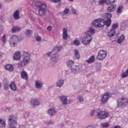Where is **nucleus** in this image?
<instances>
[{"label":"nucleus","instance_id":"obj_1","mask_svg":"<svg viewBox=\"0 0 128 128\" xmlns=\"http://www.w3.org/2000/svg\"><path fill=\"white\" fill-rule=\"evenodd\" d=\"M35 6L38 8V14L40 16H43L46 14L48 10L46 9V4H42L40 2H36L34 3Z\"/></svg>","mask_w":128,"mask_h":128},{"label":"nucleus","instance_id":"obj_2","mask_svg":"<svg viewBox=\"0 0 128 128\" xmlns=\"http://www.w3.org/2000/svg\"><path fill=\"white\" fill-rule=\"evenodd\" d=\"M104 20L102 18H98L92 22V26L96 28H102L104 26Z\"/></svg>","mask_w":128,"mask_h":128},{"label":"nucleus","instance_id":"obj_3","mask_svg":"<svg viewBox=\"0 0 128 128\" xmlns=\"http://www.w3.org/2000/svg\"><path fill=\"white\" fill-rule=\"evenodd\" d=\"M108 56V52L104 50H100L98 52L96 56V59L98 60H104Z\"/></svg>","mask_w":128,"mask_h":128},{"label":"nucleus","instance_id":"obj_4","mask_svg":"<svg viewBox=\"0 0 128 128\" xmlns=\"http://www.w3.org/2000/svg\"><path fill=\"white\" fill-rule=\"evenodd\" d=\"M18 44V38L16 35L12 36L10 40V46L14 48Z\"/></svg>","mask_w":128,"mask_h":128},{"label":"nucleus","instance_id":"obj_5","mask_svg":"<svg viewBox=\"0 0 128 128\" xmlns=\"http://www.w3.org/2000/svg\"><path fill=\"white\" fill-rule=\"evenodd\" d=\"M118 106H128V98L126 97L122 96L120 99L118 100Z\"/></svg>","mask_w":128,"mask_h":128},{"label":"nucleus","instance_id":"obj_6","mask_svg":"<svg viewBox=\"0 0 128 128\" xmlns=\"http://www.w3.org/2000/svg\"><path fill=\"white\" fill-rule=\"evenodd\" d=\"M98 115L97 116H98L100 120H104V118H106L108 116V113L100 109L98 111Z\"/></svg>","mask_w":128,"mask_h":128},{"label":"nucleus","instance_id":"obj_7","mask_svg":"<svg viewBox=\"0 0 128 128\" xmlns=\"http://www.w3.org/2000/svg\"><path fill=\"white\" fill-rule=\"evenodd\" d=\"M8 124L10 126H16V117L14 115L9 116Z\"/></svg>","mask_w":128,"mask_h":128},{"label":"nucleus","instance_id":"obj_8","mask_svg":"<svg viewBox=\"0 0 128 128\" xmlns=\"http://www.w3.org/2000/svg\"><path fill=\"white\" fill-rule=\"evenodd\" d=\"M118 24H114L112 26V29L110 30V31L108 32V36H109V38H112V36H116V28H118Z\"/></svg>","mask_w":128,"mask_h":128},{"label":"nucleus","instance_id":"obj_9","mask_svg":"<svg viewBox=\"0 0 128 128\" xmlns=\"http://www.w3.org/2000/svg\"><path fill=\"white\" fill-rule=\"evenodd\" d=\"M58 60V54H54L50 57V62L52 66H54Z\"/></svg>","mask_w":128,"mask_h":128},{"label":"nucleus","instance_id":"obj_10","mask_svg":"<svg viewBox=\"0 0 128 128\" xmlns=\"http://www.w3.org/2000/svg\"><path fill=\"white\" fill-rule=\"evenodd\" d=\"M28 64H30V62L28 61L22 59V60L18 62V64H17V66L18 68H24V66H28Z\"/></svg>","mask_w":128,"mask_h":128},{"label":"nucleus","instance_id":"obj_11","mask_svg":"<svg viewBox=\"0 0 128 128\" xmlns=\"http://www.w3.org/2000/svg\"><path fill=\"white\" fill-rule=\"evenodd\" d=\"M70 70L73 74H78V72H80L82 67L78 66H74L70 68Z\"/></svg>","mask_w":128,"mask_h":128},{"label":"nucleus","instance_id":"obj_12","mask_svg":"<svg viewBox=\"0 0 128 128\" xmlns=\"http://www.w3.org/2000/svg\"><path fill=\"white\" fill-rule=\"evenodd\" d=\"M91 40H92V36H90L87 34H86V36L82 39V43L84 44H90V42Z\"/></svg>","mask_w":128,"mask_h":128},{"label":"nucleus","instance_id":"obj_13","mask_svg":"<svg viewBox=\"0 0 128 128\" xmlns=\"http://www.w3.org/2000/svg\"><path fill=\"white\" fill-rule=\"evenodd\" d=\"M110 98V92H107L104 94L102 98V102L103 104H106L108 102V100Z\"/></svg>","mask_w":128,"mask_h":128},{"label":"nucleus","instance_id":"obj_14","mask_svg":"<svg viewBox=\"0 0 128 128\" xmlns=\"http://www.w3.org/2000/svg\"><path fill=\"white\" fill-rule=\"evenodd\" d=\"M22 59L24 60H27V62H30V55L28 52H24L22 54Z\"/></svg>","mask_w":128,"mask_h":128},{"label":"nucleus","instance_id":"obj_15","mask_svg":"<svg viewBox=\"0 0 128 128\" xmlns=\"http://www.w3.org/2000/svg\"><path fill=\"white\" fill-rule=\"evenodd\" d=\"M96 33V30L92 27H90L88 28V30L85 32L86 34L88 36H92V34H94Z\"/></svg>","mask_w":128,"mask_h":128},{"label":"nucleus","instance_id":"obj_16","mask_svg":"<svg viewBox=\"0 0 128 128\" xmlns=\"http://www.w3.org/2000/svg\"><path fill=\"white\" fill-rule=\"evenodd\" d=\"M22 58V54L20 51L16 52L13 56L14 60H20Z\"/></svg>","mask_w":128,"mask_h":128},{"label":"nucleus","instance_id":"obj_17","mask_svg":"<svg viewBox=\"0 0 128 128\" xmlns=\"http://www.w3.org/2000/svg\"><path fill=\"white\" fill-rule=\"evenodd\" d=\"M62 38L64 40H68V29L66 28H64L62 30Z\"/></svg>","mask_w":128,"mask_h":128},{"label":"nucleus","instance_id":"obj_18","mask_svg":"<svg viewBox=\"0 0 128 128\" xmlns=\"http://www.w3.org/2000/svg\"><path fill=\"white\" fill-rule=\"evenodd\" d=\"M30 104L34 106L40 105V100L38 98H32L30 100Z\"/></svg>","mask_w":128,"mask_h":128},{"label":"nucleus","instance_id":"obj_19","mask_svg":"<svg viewBox=\"0 0 128 128\" xmlns=\"http://www.w3.org/2000/svg\"><path fill=\"white\" fill-rule=\"evenodd\" d=\"M20 76L22 78V80H28V74L26 71H22L20 72Z\"/></svg>","mask_w":128,"mask_h":128},{"label":"nucleus","instance_id":"obj_20","mask_svg":"<svg viewBox=\"0 0 128 128\" xmlns=\"http://www.w3.org/2000/svg\"><path fill=\"white\" fill-rule=\"evenodd\" d=\"M60 98L62 104L64 106L68 104V97L66 96H61Z\"/></svg>","mask_w":128,"mask_h":128},{"label":"nucleus","instance_id":"obj_21","mask_svg":"<svg viewBox=\"0 0 128 128\" xmlns=\"http://www.w3.org/2000/svg\"><path fill=\"white\" fill-rule=\"evenodd\" d=\"M35 86L36 88H42L43 86L42 82L40 80L35 81Z\"/></svg>","mask_w":128,"mask_h":128},{"label":"nucleus","instance_id":"obj_22","mask_svg":"<svg viewBox=\"0 0 128 128\" xmlns=\"http://www.w3.org/2000/svg\"><path fill=\"white\" fill-rule=\"evenodd\" d=\"M75 58L76 60H80V51L78 49H74L73 50Z\"/></svg>","mask_w":128,"mask_h":128},{"label":"nucleus","instance_id":"obj_23","mask_svg":"<svg viewBox=\"0 0 128 128\" xmlns=\"http://www.w3.org/2000/svg\"><path fill=\"white\" fill-rule=\"evenodd\" d=\"M48 114L50 116H54L56 114V110L54 108H50L48 110Z\"/></svg>","mask_w":128,"mask_h":128},{"label":"nucleus","instance_id":"obj_24","mask_svg":"<svg viewBox=\"0 0 128 128\" xmlns=\"http://www.w3.org/2000/svg\"><path fill=\"white\" fill-rule=\"evenodd\" d=\"M109 6H110L108 8V12H112L116 10V4H109Z\"/></svg>","mask_w":128,"mask_h":128},{"label":"nucleus","instance_id":"obj_25","mask_svg":"<svg viewBox=\"0 0 128 128\" xmlns=\"http://www.w3.org/2000/svg\"><path fill=\"white\" fill-rule=\"evenodd\" d=\"M5 70L8 72H12L14 70V66L10 64H7L5 66Z\"/></svg>","mask_w":128,"mask_h":128},{"label":"nucleus","instance_id":"obj_26","mask_svg":"<svg viewBox=\"0 0 128 128\" xmlns=\"http://www.w3.org/2000/svg\"><path fill=\"white\" fill-rule=\"evenodd\" d=\"M94 60H96L94 56H92L88 59L86 60L85 62L88 64H92L93 62H94Z\"/></svg>","mask_w":128,"mask_h":128},{"label":"nucleus","instance_id":"obj_27","mask_svg":"<svg viewBox=\"0 0 128 128\" xmlns=\"http://www.w3.org/2000/svg\"><path fill=\"white\" fill-rule=\"evenodd\" d=\"M64 84V80H60L56 82V86L58 88H62Z\"/></svg>","mask_w":128,"mask_h":128},{"label":"nucleus","instance_id":"obj_28","mask_svg":"<svg viewBox=\"0 0 128 128\" xmlns=\"http://www.w3.org/2000/svg\"><path fill=\"white\" fill-rule=\"evenodd\" d=\"M10 88L12 90L13 92H16V85L14 82H12L10 85Z\"/></svg>","mask_w":128,"mask_h":128},{"label":"nucleus","instance_id":"obj_29","mask_svg":"<svg viewBox=\"0 0 128 128\" xmlns=\"http://www.w3.org/2000/svg\"><path fill=\"white\" fill-rule=\"evenodd\" d=\"M13 16L15 20H18L20 18V11L16 10Z\"/></svg>","mask_w":128,"mask_h":128},{"label":"nucleus","instance_id":"obj_30","mask_svg":"<svg viewBox=\"0 0 128 128\" xmlns=\"http://www.w3.org/2000/svg\"><path fill=\"white\" fill-rule=\"evenodd\" d=\"M124 38H125L124 36L122 35L119 37V38L117 40V42L118 44H122V42L124 40Z\"/></svg>","mask_w":128,"mask_h":128},{"label":"nucleus","instance_id":"obj_31","mask_svg":"<svg viewBox=\"0 0 128 128\" xmlns=\"http://www.w3.org/2000/svg\"><path fill=\"white\" fill-rule=\"evenodd\" d=\"M22 28L19 26H14L12 28V32H20Z\"/></svg>","mask_w":128,"mask_h":128},{"label":"nucleus","instance_id":"obj_32","mask_svg":"<svg viewBox=\"0 0 128 128\" xmlns=\"http://www.w3.org/2000/svg\"><path fill=\"white\" fill-rule=\"evenodd\" d=\"M74 61L70 60L66 62V64L68 66V68H70L73 66L74 65Z\"/></svg>","mask_w":128,"mask_h":128},{"label":"nucleus","instance_id":"obj_33","mask_svg":"<svg viewBox=\"0 0 128 128\" xmlns=\"http://www.w3.org/2000/svg\"><path fill=\"white\" fill-rule=\"evenodd\" d=\"M112 24V20L110 19H108L106 20H104V26H110Z\"/></svg>","mask_w":128,"mask_h":128},{"label":"nucleus","instance_id":"obj_34","mask_svg":"<svg viewBox=\"0 0 128 128\" xmlns=\"http://www.w3.org/2000/svg\"><path fill=\"white\" fill-rule=\"evenodd\" d=\"M110 18H112V14L110 13H106L104 16V18L105 20H110Z\"/></svg>","mask_w":128,"mask_h":128},{"label":"nucleus","instance_id":"obj_35","mask_svg":"<svg viewBox=\"0 0 128 128\" xmlns=\"http://www.w3.org/2000/svg\"><path fill=\"white\" fill-rule=\"evenodd\" d=\"M100 110V109H96V110H92L91 111V114L92 116H98V111Z\"/></svg>","mask_w":128,"mask_h":128},{"label":"nucleus","instance_id":"obj_36","mask_svg":"<svg viewBox=\"0 0 128 128\" xmlns=\"http://www.w3.org/2000/svg\"><path fill=\"white\" fill-rule=\"evenodd\" d=\"M6 127V122L4 120L0 119V128H5Z\"/></svg>","mask_w":128,"mask_h":128},{"label":"nucleus","instance_id":"obj_37","mask_svg":"<svg viewBox=\"0 0 128 128\" xmlns=\"http://www.w3.org/2000/svg\"><path fill=\"white\" fill-rule=\"evenodd\" d=\"M106 4L107 5L116 4H114V0H106Z\"/></svg>","mask_w":128,"mask_h":128},{"label":"nucleus","instance_id":"obj_38","mask_svg":"<svg viewBox=\"0 0 128 128\" xmlns=\"http://www.w3.org/2000/svg\"><path fill=\"white\" fill-rule=\"evenodd\" d=\"M121 76L123 78H126V76H128V68L126 70V71L125 72H124L122 74Z\"/></svg>","mask_w":128,"mask_h":128},{"label":"nucleus","instance_id":"obj_39","mask_svg":"<svg viewBox=\"0 0 128 128\" xmlns=\"http://www.w3.org/2000/svg\"><path fill=\"white\" fill-rule=\"evenodd\" d=\"M124 8V7L122 6H120L116 10L117 14H120L122 12V9Z\"/></svg>","mask_w":128,"mask_h":128},{"label":"nucleus","instance_id":"obj_40","mask_svg":"<svg viewBox=\"0 0 128 128\" xmlns=\"http://www.w3.org/2000/svg\"><path fill=\"white\" fill-rule=\"evenodd\" d=\"M2 42L3 44H6V34H4L1 38Z\"/></svg>","mask_w":128,"mask_h":128},{"label":"nucleus","instance_id":"obj_41","mask_svg":"<svg viewBox=\"0 0 128 128\" xmlns=\"http://www.w3.org/2000/svg\"><path fill=\"white\" fill-rule=\"evenodd\" d=\"M126 24L124 22L122 23L120 25V28L122 30H126Z\"/></svg>","mask_w":128,"mask_h":128},{"label":"nucleus","instance_id":"obj_42","mask_svg":"<svg viewBox=\"0 0 128 128\" xmlns=\"http://www.w3.org/2000/svg\"><path fill=\"white\" fill-rule=\"evenodd\" d=\"M32 30H27L25 34L26 36H32Z\"/></svg>","mask_w":128,"mask_h":128},{"label":"nucleus","instance_id":"obj_43","mask_svg":"<svg viewBox=\"0 0 128 128\" xmlns=\"http://www.w3.org/2000/svg\"><path fill=\"white\" fill-rule=\"evenodd\" d=\"M100 68H102V64L98 63L96 65V68L98 72L100 70Z\"/></svg>","mask_w":128,"mask_h":128},{"label":"nucleus","instance_id":"obj_44","mask_svg":"<svg viewBox=\"0 0 128 128\" xmlns=\"http://www.w3.org/2000/svg\"><path fill=\"white\" fill-rule=\"evenodd\" d=\"M100 125L102 128H108L110 126L108 123H102Z\"/></svg>","mask_w":128,"mask_h":128},{"label":"nucleus","instance_id":"obj_45","mask_svg":"<svg viewBox=\"0 0 128 128\" xmlns=\"http://www.w3.org/2000/svg\"><path fill=\"white\" fill-rule=\"evenodd\" d=\"M77 100H78L80 102H82L84 100V97H82V96H78L77 97Z\"/></svg>","mask_w":128,"mask_h":128},{"label":"nucleus","instance_id":"obj_46","mask_svg":"<svg viewBox=\"0 0 128 128\" xmlns=\"http://www.w3.org/2000/svg\"><path fill=\"white\" fill-rule=\"evenodd\" d=\"M4 90H8L10 88V85L8 84V82L4 84Z\"/></svg>","mask_w":128,"mask_h":128},{"label":"nucleus","instance_id":"obj_47","mask_svg":"<svg viewBox=\"0 0 128 128\" xmlns=\"http://www.w3.org/2000/svg\"><path fill=\"white\" fill-rule=\"evenodd\" d=\"M70 12V8H65L64 10L63 11V14H68Z\"/></svg>","mask_w":128,"mask_h":128},{"label":"nucleus","instance_id":"obj_48","mask_svg":"<svg viewBox=\"0 0 128 128\" xmlns=\"http://www.w3.org/2000/svg\"><path fill=\"white\" fill-rule=\"evenodd\" d=\"M73 44L74 46H80V41L78 40H74Z\"/></svg>","mask_w":128,"mask_h":128},{"label":"nucleus","instance_id":"obj_49","mask_svg":"<svg viewBox=\"0 0 128 128\" xmlns=\"http://www.w3.org/2000/svg\"><path fill=\"white\" fill-rule=\"evenodd\" d=\"M54 50H56V52H60V50H62V46H58L56 47H54Z\"/></svg>","mask_w":128,"mask_h":128},{"label":"nucleus","instance_id":"obj_50","mask_svg":"<svg viewBox=\"0 0 128 128\" xmlns=\"http://www.w3.org/2000/svg\"><path fill=\"white\" fill-rule=\"evenodd\" d=\"M30 17L32 20H36V17L34 16L32 14H30Z\"/></svg>","mask_w":128,"mask_h":128},{"label":"nucleus","instance_id":"obj_51","mask_svg":"<svg viewBox=\"0 0 128 128\" xmlns=\"http://www.w3.org/2000/svg\"><path fill=\"white\" fill-rule=\"evenodd\" d=\"M104 2L106 3V0H100L99 2V4H104Z\"/></svg>","mask_w":128,"mask_h":128},{"label":"nucleus","instance_id":"obj_52","mask_svg":"<svg viewBox=\"0 0 128 128\" xmlns=\"http://www.w3.org/2000/svg\"><path fill=\"white\" fill-rule=\"evenodd\" d=\"M46 124H53V122H52V120H48V121H46Z\"/></svg>","mask_w":128,"mask_h":128},{"label":"nucleus","instance_id":"obj_53","mask_svg":"<svg viewBox=\"0 0 128 128\" xmlns=\"http://www.w3.org/2000/svg\"><path fill=\"white\" fill-rule=\"evenodd\" d=\"M36 40L37 42H40V40H42V38H40V36H37L36 38Z\"/></svg>","mask_w":128,"mask_h":128},{"label":"nucleus","instance_id":"obj_54","mask_svg":"<svg viewBox=\"0 0 128 128\" xmlns=\"http://www.w3.org/2000/svg\"><path fill=\"white\" fill-rule=\"evenodd\" d=\"M72 14H76V10L74 8H72Z\"/></svg>","mask_w":128,"mask_h":128},{"label":"nucleus","instance_id":"obj_55","mask_svg":"<svg viewBox=\"0 0 128 128\" xmlns=\"http://www.w3.org/2000/svg\"><path fill=\"white\" fill-rule=\"evenodd\" d=\"M52 56V52H48L46 54V56Z\"/></svg>","mask_w":128,"mask_h":128},{"label":"nucleus","instance_id":"obj_56","mask_svg":"<svg viewBox=\"0 0 128 128\" xmlns=\"http://www.w3.org/2000/svg\"><path fill=\"white\" fill-rule=\"evenodd\" d=\"M60 0H52V2L55 4H56V2H60Z\"/></svg>","mask_w":128,"mask_h":128},{"label":"nucleus","instance_id":"obj_57","mask_svg":"<svg viewBox=\"0 0 128 128\" xmlns=\"http://www.w3.org/2000/svg\"><path fill=\"white\" fill-rule=\"evenodd\" d=\"M48 30H49V32H50L52 30V26H48L47 28Z\"/></svg>","mask_w":128,"mask_h":128},{"label":"nucleus","instance_id":"obj_58","mask_svg":"<svg viewBox=\"0 0 128 128\" xmlns=\"http://www.w3.org/2000/svg\"><path fill=\"white\" fill-rule=\"evenodd\" d=\"M72 102V99H69L68 100V104H70V102Z\"/></svg>","mask_w":128,"mask_h":128},{"label":"nucleus","instance_id":"obj_59","mask_svg":"<svg viewBox=\"0 0 128 128\" xmlns=\"http://www.w3.org/2000/svg\"><path fill=\"white\" fill-rule=\"evenodd\" d=\"M24 118H28V113L24 114Z\"/></svg>","mask_w":128,"mask_h":128},{"label":"nucleus","instance_id":"obj_60","mask_svg":"<svg viewBox=\"0 0 128 128\" xmlns=\"http://www.w3.org/2000/svg\"><path fill=\"white\" fill-rule=\"evenodd\" d=\"M19 128H25V127L24 125H20L19 126Z\"/></svg>","mask_w":128,"mask_h":128},{"label":"nucleus","instance_id":"obj_61","mask_svg":"<svg viewBox=\"0 0 128 128\" xmlns=\"http://www.w3.org/2000/svg\"><path fill=\"white\" fill-rule=\"evenodd\" d=\"M120 128V126H115L114 128Z\"/></svg>","mask_w":128,"mask_h":128},{"label":"nucleus","instance_id":"obj_62","mask_svg":"<svg viewBox=\"0 0 128 128\" xmlns=\"http://www.w3.org/2000/svg\"><path fill=\"white\" fill-rule=\"evenodd\" d=\"M64 126V124L62 123L60 124V128H62Z\"/></svg>","mask_w":128,"mask_h":128},{"label":"nucleus","instance_id":"obj_63","mask_svg":"<svg viewBox=\"0 0 128 128\" xmlns=\"http://www.w3.org/2000/svg\"><path fill=\"white\" fill-rule=\"evenodd\" d=\"M11 108H6V110H10Z\"/></svg>","mask_w":128,"mask_h":128},{"label":"nucleus","instance_id":"obj_64","mask_svg":"<svg viewBox=\"0 0 128 128\" xmlns=\"http://www.w3.org/2000/svg\"><path fill=\"white\" fill-rule=\"evenodd\" d=\"M2 56V52H0V56Z\"/></svg>","mask_w":128,"mask_h":128}]
</instances>
